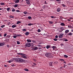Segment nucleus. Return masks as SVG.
I'll use <instances>...</instances> for the list:
<instances>
[{
	"instance_id": "obj_46",
	"label": "nucleus",
	"mask_w": 73,
	"mask_h": 73,
	"mask_svg": "<svg viewBox=\"0 0 73 73\" xmlns=\"http://www.w3.org/2000/svg\"><path fill=\"white\" fill-rule=\"evenodd\" d=\"M4 37H6V36H7V34L6 33H5L4 34Z\"/></svg>"
},
{
	"instance_id": "obj_21",
	"label": "nucleus",
	"mask_w": 73,
	"mask_h": 73,
	"mask_svg": "<svg viewBox=\"0 0 73 73\" xmlns=\"http://www.w3.org/2000/svg\"><path fill=\"white\" fill-rule=\"evenodd\" d=\"M26 3L27 4H30V2H29V1H27Z\"/></svg>"
},
{
	"instance_id": "obj_61",
	"label": "nucleus",
	"mask_w": 73,
	"mask_h": 73,
	"mask_svg": "<svg viewBox=\"0 0 73 73\" xmlns=\"http://www.w3.org/2000/svg\"><path fill=\"white\" fill-rule=\"evenodd\" d=\"M60 19H62V17H61Z\"/></svg>"
},
{
	"instance_id": "obj_32",
	"label": "nucleus",
	"mask_w": 73,
	"mask_h": 73,
	"mask_svg": "<svg viewBox=\"0 0 73 73\" xmlns=\"http://www.w3.org/2000/svg\"><path fill=\"white\" fill-rule=\"evenodd\" d=\"M52 48H53V49H55V48H56V46H53L52 47Z\"/></svg>"
},
{
	"instance_id": "obj_9",
	"label": "nucleus",
	"mask_w": 73,
	"mask_h": 73,
	"mask_svg": "<svg viewBox=\"0 0 73 73\" xmlns=\"http://www.w3.org/2000/svg\"><path fill=\"white\" fill-rule=\"evenodd\" d=\"M19 1L20 0H17L15 1V3H19Z\"/></svg>"
},
{
	"instance_id": "obj_30",
	"label": "nucleus",
	"mask_w": 73,
	"mask_h": 73,
	"mask_svg": "<svg viewBox=\"0 0 73 73\" xmlns=\"http://www.w3.org/2000/svg\"><path fill=\"white\" fill-rule=\"evenodd\" d=\"M49 23H50V24H52V23H53V22H52V21H49Z\"/></svg>"
},
{
	"instance_id": "obj_31",
	"label": "nucleus",
	"mask_w": 73,
	"mask_h": 73,
	"mask_svg": "<svg viewBox=\"0 0 73 73\" xmlns=\"http://www.w3.org/2000/svg\"><path fill=\"white\" fill-rule=\"evenodd\" d=\"M27 13H28L27 12H24V14H25V15H27Z\"/></svg>"
},
{
	"instance_id": "obj_50",
	"label": "nucleus",
	"mask_w": 73,
	"mask_h": 73,
	"mask_svg": "<svg viewBox=\"0 0 73 73\" xmlns=\"http://www.w3.org/2000/svg\"><path fill=\"white\" fill-rule=\"evenodd\" d=\"M55 38H58V35H56L55 37Z\"/></svg>"
},
{
	"instance_id": "obj_56",
	"label": "nucleus",
	"mask_w": 73,
	"mask_h": 73,
	"mask_svg": "<svg viewBox=\"0 0 73 73\" xmlns=\"http://www.w3.org/2000/svg\"><path fill=\"white\" fill-rule=\"evenodd\" d=\"M68 28H71V26H68Z\"/></svg>"
},
{
	"instance_id": "obj_58",
	"label": "nucleus",
	"mask_w": 73,
	"mask_h": 73,
	"mask_svg": "<svg viewBox=\"0 0 73 73\" xmlns=\"http://www.w3.org/2000/svg\"><path fill=\"white\" fill-rule=\"evenodd\" d=\"M0 37H2V35H1V34L0 33Z\"/></svg>"
},
{
	"instance_id": "obj_11",
	"label": "nucleus",
	"mask_w": 73,
	"mask_h": 73,
	"mask_svg": "<svg viewBox=\"0 0 73 73\" xmlns=\"http://www.w3.org/2000/svg\"><path fill=\"white\" fill-rule=\"evenodd\" d=\"M69 30H67L65 31V33H68L69 32Z\"/></svg>"
},
{
	"instance_id": "obj_40",
	"label": "nucleus",
	"mask_w": 73,
	"mask_h": 73,
	"mask_svg": "<svg viewBox=\"0 0 73 73\" xmlns=\"http://www.w3.org/2000/svg\"><path fill=\"white\" fill-rule=\"evenodd\" d=\"M38 32H41V30L39 29L38 30Z\"/></svg>"
},
{
	"instance_id": "obj_26",
	"label": "nucleus",
	"mask_w": 73,
	"mask_h": 73,
	"mask_svg": "<svg viewBox=\"0 0 73 73\" xmlns=\"http://www.w3.org/2000/svg\"><path fill=\"white\" fill-rule=\"evenodd\" d=\"M28 18L29 19H31L32 17H30V16H29L28 17Z\"/></svg>"
},
{
	"instance_id": "obj_41",
	"label": "nucleus",
	"mask_w": 73,
	"mask_h": 73,
	"mask_svg": "<svg viewBox=\"0 0 73 73\" xmlns=\"http://www.w3.org/2000/svg\"><path fill=\"white\" fill-rule=\"evenodd\" d=\"M13 37L14 38H16V37H17V36L15 35L13 36Z\"/></svg>"
},
{
	"instance_id": "obj_12",
	"label": "nucleus",
	"mask_w": 73,
	"mask_h": 73,
	"mask_svg": "<svg viewBox=\"0 0 73 73\" xmlns=\"http://www.w3.org/2000/svg\"><path fill=\"white\" fill-rule=\"evenodd\" d=\"M17 27V26H16V25H13L12 27V28H15V27Z\"/></svg>"
},
{
	"instance_id": "obj_5",
	"label": "nucleus",
	"mask_w": 73,
	"mask_h": 73,
	"mask_svg": "<svg viewBox=\"0 0 73 73\" xmlns=\"http://www.w3.org/2000/svg\"><path fill=\"white\" fill-rule=\"evenodd\" d=\"M5 44L3 43H0V46H3Z\"/></svg>"
},
{
	"instance_id": "obj_33",
	"label": "nucleus",
	"mask_w": 73,
	"mask_h": 73,
	"mask_svg": "<svg viewBox=\"0 0 73 73\" xmlns=\"http://www.w3.org/2000/svg\"><path fill=\"white\" fill-rule=\"evenodd\" d=\"M17 42L18 44H20V42H19V41H17Z\"/></svg>"
},
{
	"instance_id": "obj_25",
	"label": "nucleus",
	"mask_w": 73,
	"mask_h": 73,
	"mask_svg": "<svg viewBox=\"0 0 73 73\" xmlns=\"http://www.w3.org/2000/svg\"><path fill=\"white\" fill-rule=\"evenodd\" d=\"M60 61H65L64 60L62 59H60Z\"/></svg>"
},
{
	"instance_id": "obj_55",
	"label": "nucleus",
	"mask_w": 73,
	"mask_h": 73,
	"mask_svg": "<svg viewBox=\"0 0 73 73\" xmlns=\"http://www.w3.org/2000/svg\"><path fill=\"white\" fill-rule=\"evenodd\" d=\"M56 1H61L60 0H56Z\"/></svg>"
},
{
	"instance_id": "obj_57",
	"label": "nucleus",
	"mask_w": 73,
	"mask_h": 73,
	"mask_svg": "<svg viewBox=\"0 0 73 73\" xmlns=\"http://www.w3.org/2000/svg\"><path fill=\"white\" fill-rule=\"evenodd\" d=\"M4 66L5 67H7V66L5 65H4Z\"/></svg>"
},
{
	"instance_id": "obj_18",
	"label": "nucleus",
	"mask_w": 73,
	"mask_h": 73,
	"mask_svg": "<svg viewBox=\"0 0 73 73\" xmlns=\"http://www.w3.org/2000/svg\"><path fill=\"white\" fill-rule=\"evenodd\" d=\"M64 57L65 58H68V56L66 55H64Z\"/></svg>"
},
{
	"instance_id": "obj_23",
	"label": "nucleus",
	"mask_w": 73,
	"mask_h": 73,
	"mask_svg": "<svg viewBox=\"0 0 73 73\" xmlns=\"http://www.w3.org/2000/svg\"><path fill=\"white\" fill-rule=\"evenodd\" d=\"M10 9L9 7L8 8H7V11H9L10 10Z\"/></svg>"
},
{
	"instance_id": "obj_3",
	"label": "nucleus",
	"mask_w": 73,
	"mask_h": 73,
	"mask_svg": "<svg viewBox=\"0 0 73 73\" xmlns=\"http://www.w3.org/2000/svg\"><path fill=\"white\" fill-rule=\"evenodd\" d=\"M25 45L26 46H27V47H30L31 46V43L29 42L26 43Z\"/></svg>"
},
{
	"instance_id": "obj_7",
	"label": "nucleus",
	"mask_w": 73,
	"mask_h": 73,
	"mask_svg": "<svg viewBox=\"0 0 73 73\" xmlns=\"http://www.w3.org/2000/svg\"><path fill=\"white\" fill-rule=\"evenodd\" d=\"M29 33L28 32H27L25 34V35H26V36H28V35H29Z\"/></svg>"
},
{
	"instance_id": "obj_35",
	"label": "nucleus",
	"mask_w": 73,
	"mask_h": 73,
	"mask_svg": "<svg viewBox=\"0 0 73 73\" xmlns=\"http://www.w3.org/2000/svg\"><path fill=\"white\" fill-rule=\"evenodd\" d=\"M18 6V5H14V7L15 8H16V7H17Z\"/></svg>"
},
{
	"instance_id": "obj_54",
	"label": "nucleus",
	"mask_w": 73,
	"mask_h": 73,
	"mask_svg": "<svg viewBox=\"0 0 73 73\" xmlns=\"http://www.w3.org/2000/svg\"><path fill=\"white\" fill-rule=\"evenodd\" d=\"M55 63L56 64H58V62H55Z\"/></svg>"
},
{
	"instance_id": "obj_15",
	"label": "nucleus",
	"mask_w": 73,
	"mask_h": 73,
	"mask_svg": "<svg viewBox=\"0 0 73 73\" xmlns=\"http://www.w3.org/2000/svg\"><path fill=\"white\" fill-rule=\"evenodd\" d=\"M60 25H62V26H64V23H60Z\"/></svg>"
},
{
	"instance_id": "obj_63",
	"label": "nucleus",
	"mask_w": 73,
	"mask_h": 73,
	"mask_svg": "<svg viewBox=\"0 0 73 73\" xmlns=\"http://www.w3.org/2000/svg\"><path fill=\"white\" fill-rule=\"evenodd\" d=\"M38 49H41V48L38 47Z\"/></svg>"
},
{
	"instance_id": "obj_62",
	"label": "nucleus",
	"mask_w": 73,
	"mask_h": 73,
	"mask_svg": "<svg viewBox=\"0 0 73 73\" xmlns=\"http://www.w3.org/2000/svg\"><path fill=\"white\" fill-rule=\"evenodd\" d=\"M16 36H19V35H16Z\"/></svg>"
},
{
	"instance_id": "obj_28",
	"label": "nucleus",
	"mask_w": 73,
	"mask_h": 73,
	"mask_svg": "<svg viewBox=\"0 0 73 73\" xmlns=\"http://www.w3.org/2000/svg\"><path fill=\"white\" fill-rule=\"evenodd\" d=\"M57 12H59L60 11V8L58 9L57 10Z\"/></svg>"
},
{
	"instance_id": "obj_45",
	"label": "nucleus",
	"mask_w": 73,
	"mask_h": 73,
	"mask_svg": "<svg viewBox=\"0 0 73 73\" xmlns=\"http://www.w3.org/2000/svg\"><path fill=\"white\" fill-rule=\"evenodd\" d=\"M38 46H39V47H41V46H42L40 45V44H38Z\"/></svg>"
},
{
	"instance_id": "obj_22",
	"label": "nucleus",
	"mask_w": 73,
	"mask_h": 73,
	"mask_svg": "<svg viewBox=\"0 0 73 73\" xmlns=\"http://www.w3.org/2000/svg\"><path fill=\"white\" fill-rule=\"evenodd\" d=\"M27 42H31V40H29V39H27Z\"/></svg>"
},
{
	"instance_id": "obj_42",
	"label": "nucleus",
	"mask_w": 73,
	"mask_h": 73,
	"mask_svg": "<svg viewBox=\"0 0 73 73\" xmlns=\"http://www.w3.org/2000/svg\"><path fill=\"white\" fill-rule=\"evenodd\" d=\"M12 12H15V9H12Z\"/></svg>"
},
{
	"instance_id": "obj_48",
	"label": "nucleus",
	"mask_w": 73,
	"mask_h": 73,
	"mask_svg": "<svg viewBox=\"0 0 73 73\" xmlns=\"http://www.w3.org/2000/svg\"><path fill=\"white\" fill-rule=\"evenodd\" d=\"M68 41V40L67 39H65V40H64V41Z\"/></svg>"
},
{
	"instance_id": "obj_16",
	"label": "nucleus",
	"mask_w": 73,
	"mask_h": 73,
	"mask_svg": "<svg viewBox=\"0 0 73 73\" xmlns=\"http://www.w3.org/2000/svg\"><path fill=\"white\" fill-rule=\"evenodd\" d=\"M33 25V23H29L28 24V25H29V26H31V25Z\"/></svg>"
},
{
	"instance_id": "obj_29",
	"label": "nucleus",
	"mask_w": 73,
	"mask_h": 73,
	"mask_svg": "<svg viewBox=\"0 0 73 73\" xmlns=\"http://www.w3.org/2000/svg\"><path fill=\"white\" fill-rule=\"evenodd\" d=\"M68 35L71 36V35H72V33H70L68 34Z\"/></svg>"
},
{
	"instance_id": "obj_36",
	"label": "nucleus",
	"mask_w": 73,
	"mask_h": 73,
	"mask_svg": "<svg viewBox=\"0 0 73 73\" xmlns=\"http://www.w3.org/2000/svg\"><path fill=\"white\" fill-rule=\"evenodd\" d=\"M32 41L33 43H35V42H36V41H35V40H32Z\"/></svg>"
},
{
	"instance_id": "obj_37",
	"label": "nucleus",
	"mask_w": 73,
	"mask_h": 73,
	"mask_svg": "<svg viewBox=\"0 0 73 73\" xmlns=\"http://www.w3.org/2000/svg\"><path fill=\"white\" fill-rule=\"evenodd\" d=\"M54 41H57V39L56 38H54Z\"/></svg>"
},
{
	"instance_id": "obj_6",
	"label": "nucleus",
	"mask_w": 73,
	"mask_h": 73,
	"mask_svg": "<svg viewBox=\"0 0 73 73\" xmlns=\"http://www.w3.org/2000/svg\"><path fill=\"white\" fill-rule=\"evenodd\" d=\"M33 49L34 50H36L37 49H38V47L36 46H35L34 48Z\"/></svg>"
},
{
	"instance_id": "obj_13",
	"label": "nucleus",
	"mask_w": 73,
	"mask_h": 73,
	"mask_svg": "<svg viewBox=\"0 0 73 73\" xmlns=\"http://www.w3.org/2000/svg\"><path fill=\"white\" fill-rule=\"evenodd\" d=\"M63 36L62 35H59L58 36V37H59V38H62V37Z\"/></svg>"
},
{
	"instance_id": "obj_17",
	"label": "nucleus",
	"mask_w": 73,
	"mask_h": 73,
	"mask_svg": "<svg viewBox=\"0 0 73 73\" xmlns=\"http://www.w3.org/2000/svg\"><path fill=\"white\" fill-rule=\"evenodd\" d=\"M49 47H50V46L49 45H47L46 46V48H47V49H48V48H49Z\"/></svg>"
},
{
	"instance_id": "obj_14",
	"label": "nucleus",
	"mask_w": 73,
	"mask_h": 73,
	"mask_svg": "<svg viewBox=\"0 0 73 73\" xmlns=\"http://www.w3.org/2000/svg\"><path fill=\"white\" fill-rule=\"evenodd\" d=\"M53 63L52 62H50L49 63V65L50 66H52V63Z\"/></svg>"
},
{
	"instance_id": "obj_38",
	"label": "nucleus",
	"mask_w": 73,
	"mask_h": 73,
	"mask_svg": "<svg viewBox=\"0 0 73 73\" xmlns=\"http://www.w3.org/2000/svg\"><path fill=\"white\" fill-rule=\"evenodd\" d=\"M65 38H64L63 39H62L61 40H62V41H65Z\"/></svg>"
},
{
	"instance_id": "obj_60",
	"label": "nucleus",
	"mask_w": 73,
	"mask_h": 73,
	"mask_svg": "<svg viewBox=\"0 0 73 73\" xmlns=\"http://www.w3.org/2000/svg\"><path fill=\"white\" fill-rule=\"evenodd\" d=\"M7 46L8 48H9V45H7Z\"/></svg>"
},
{
	"instance_id": "obj_53",
	"label": "nucleus",
	"mask_w": 73,
	"mask_h": 73,
	"mask_svg": "<svg viewBox=\"0 0 73 73\" xmlns=\"http://www.w3.org/2000/svg\"><path fill=\"white\" fill-rule=\"evenodd\" d=\"M66 66V65L64 64V66L63 67V68H65V66Z\"/></svg>"
},
{
	"instance_id": "obj_4",
	"label": "nucleus",
	"mask_w": 73,
	"mask_h": 73,
	"mask_svg": "<svg viewBox=\"0 0 73 73\" xmlns=\"http://www.w3.org/2000/svg\"><path fill=\"white\" fill-rule=\"evenodd\" d=\"M18 55H20V56H21V55H23V56H26V54L22 53H19Z\"/></svg>"
},
{
	"instance_id": "obj_49",
	"label": "nucleus",
	"mask_w": 73,
	"mask_h": 73,
	"mask_svg": "<svg viewBox=\"0 0 73 73\" xmlns=\"http://www.w3.org/2000/svg\"><path fill=\"white\" fill-rule=\"evenodd\" d=\"M12 62V61L11 60H9L8 61V62H9V63H10V62Z\"/></svg>"
},
{
	"instance_id": "obj_43",
	"label": "nucleus",
	"mask_w": 73,
	"mask_h": 73,
	"mask_svg": "<svg viewBox=\"0 0 73 73\" xmlns=\"http://www.w3.org/2000/svg\"><path fill=\"white\" fill-rule=\"evenodd\" d=\"M16 12H20V11L18 10H16Z\"/></svg>"
},
{
	"instance_id": "obj_8",
	"label": "nucleus",
	"mask_w": 73,
	"mask_h": 73,
	"mask_svg": "<svg viewBox=\"0 0 73 73\" xmlns=\"http://www.w3.org/2000/svg\"><path fill=\"white\" fill-rule=\"evenodd\" d=\"M24 56L25 55H22V57H23V58H27V56Z\"/></svg>"
},
{
	"instance_id": "obj_52",
	"label": "nucleus",
	"mask_w": 73,
	"mask_h": 73,
	"mask_svg": "<svg viewBox=\"0 0 73 73\" xmlns=\"http://www.w3.org/2000/svg\"><path fill=\"white\" fill-rule=\"evenodd\" d=\"M33 64H34V65L35 66V65H36V63H33Z\"/></svg>"
},
{
	"instance_id": "obj_24",
	"label": "nucleus",
	"mask_w": 73,
	"mask_h": 73,
	"mask_svg": "<svg viewBox=\"0 0 73 73\" xmlns=\"http://www.w3.org/2000/svg\"><path fill=\"white\" fill-rule=\"evenodd\" d=\"M9 17H10V18H13L14 17L12 15H10L9 16Z\"/></svg>"
},
{
	"instance_id": "obj_10",
	"label": "nucleus",
	"mask_w": 73,
	"mask_h": 73,
	"mask_svg": "<svg viewBox=\"0 0 73 73\" xmlns=\"http://www.w3.org/2000/svg\"><path fill=\"white\" fill-rule=\"evenodd\" d=\"M61 30H62V31H59V32H62V31H63V30H64L65 29H64V27H62L61 28Z\"/></svg>"
},
{
	"instance_id": "obj_2",
	"label": "nucleus",
	"mask_w": 73,
	"mask_h": 73,
	"mask_svg": "<svg viewBox=\"0 0 73 73\" xmlns=\"http://www.w3.org/2000/svg\"><path fill=\"white\" fill-rule=\"evenodd\" d=\"M45 55L47 57H48V58H50V57H52V55L50 52L47 53Z\"/></svg>"
},
{
	"instance_id": "obj_59",
	"label": "nucleus",
	"mask_w": 73,
	"mask_h": 73,
	"mask_svg": "<svg viewBox=\"0 0 73 73\" xmlns=\"http://www.w3.org/2000/svg\"><path fill=\"white\" fill-rule=\"evenodd\" d=\"M44 4H46V1L44 2Z\"/></svg>"
},
{
	"instance_id": "obj_20",
	"label": "nucleus",
	"mask_w": 73,
	"mask_h": 73,
	"mask_svg": "<svg viewBox=\"0 0 73 73\" xmlns=\"http://www.w3.org/2000/svg\"><path fill=\"white\" fill-rule=\"evenodd\" d=\"M19 23H21V22H20V21H18L17 23V24H19Z\"/></svg>"
},
{
	"instance_id": "obj_19",
	"label": "nucleus",
	"mask_w": 73,
	"mask_h": 73,
	"mask_svg": "<svg viewBox=\"0 0 73 73\" xmlns=\"http://www.w3.org/2000/svg\"><path fill=\"white\" fill-rule=\"evenodd\" d=\"M0 5H5V3H0Z\"/></svg>"
},
{
	"instance_id": "obj_1",
	"label": "nucleus",
	"mask_w": 73,
	"mask_h": 73,
	"mask_svg": "<svg viewBox=\"0 0 73 73\" xmlns=\"http://www.w3.org/2000/svg\"><path fill=\"white\" fill-rule=\"evenodd\" d=\"M17 59L15 60L16 61L19 62H25V60L20 58H16Z\"/></svg>"
},
{
	"instance_id": "obj_47",
	"label": "nucleus",
	"mask_w": 73,
	"mask_h": 73,
	"mask_svg": "<svg viewBox=\"0 0 73 73\" xmlns=\"http://www.w3.org/2000/svg\"><path fill=\"white\" fill-rule=\"evenodd\" d=\"M33 61H34V62H36V59H33Z\"/></svg>"
},
{
	"instance_id": "obj_51",
	"label": "nucleus",
	"mask_w": 73,
	"mask_h": 73,
	"mask_svg": "<svg viewBox=\"0 0 73 73\" xmlns=\"http://www.w3.org/2000/svg\"><path fill=\"white\" fill-rule=\"evenodd\" d=\"M18 36H22V35H21L19 34L18 35Z\"/></svg>"
},
{
	"instance_id": "obj_34",
	"label": "nucleus",
	"mask_w": 73,
	"mask_h": 73,
	"mask_svg": "<svg viewBox=\"0 0 73 73\" xmlns=\"http://www.w3.org/2000/svg\"><path fill=\"white\" fill-rule=\"evenodd\" d=\"M51 18H52V19H54L55 18V17L54 16H51Z\"/></svg>"
},
{
	"instance_id": "obj_39",
	"label": "nucleus",
	"mask_w": 73,
	"mask_h": 73,
	"mask_svg": "<svg viewBox=\"0 0 73 73\" xmlns=\"http://www.w3.org/2000/svg\"><path fill=\"white\" fill-rule=\"evenodd\" d=\"M22 31H26V29H23L22 30Z\"/></svg>"
},
{
	"instance_id": "obj_27",
	"label": "nucleus",
	"mask_w": 73,
	"mask_h": 73,
	"mask_svg": "<svg viewBox=\"0 0 73 73\" xmlns=\"http://www.w3.org/2000/svg\"><path fill=\"white\" fill-rule=\"evenodd\" d=\"M24 70H25V71H29V70L26 68H25L24 69Z\"/></svg>"
},
{
	"instance_id": "obj_44",
	"label": "nucleus",
	"mask_w": 73,
	"mask_h": 73,
	"mask_svg": "<svg viewBox=\"0 0 73 73\" xmlns=\"http://www.w3.org/2000/svg\"><path fill=\"white\" fill-rule=\"evenodd\" d=\"M4 27H5V25H3L1 27V28H4Z\"/></svg>"
},
{
	"instance_id": "obj_64",
	"label": "nucleus",
	"mask_w": 73,
	"mask_h": 73,
	"mask_svg": "<svg viewBox=\"0 0 73 73\" xmlns=\"http://www.w3.org/2000/svg\"><path fill=\"white\" fill-rule=\"evenodd\" d=\"M72 19V18H70L69 19Z\"/></svg>"
}]
</instances>
